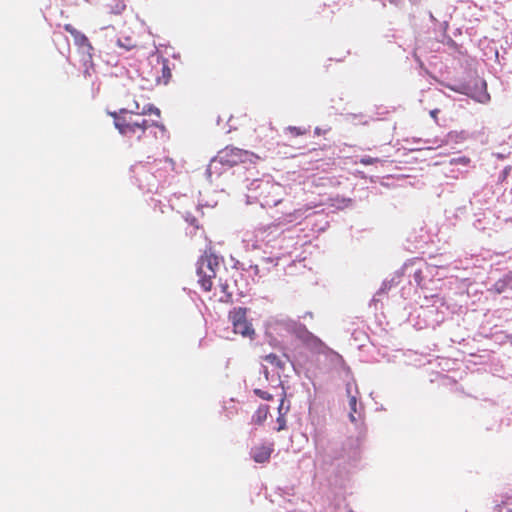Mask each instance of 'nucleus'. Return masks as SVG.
<instances>
[{
  "mask_svg": "<svg viewBox=\"0 0 512 512\" xmlns=\"http://www.w3.org/2000/svg\"><path fill=\"white\" fill-rule=\"evenodd\" d=\"M264 373H265V377L267 378V376H268V370H267L266 368L264 369Z\"/></svg>",
  "mask_w": 512,
  "mask_h": 512,
  "instance_id": "nucleus-26",
  "label": "nucleus"
},
{
  "mask_svg": "<svg viewBox=\"0 0 512 512\" xmlns=\"http://www.w3.org/2000/svg\"><path fill=\"white\" fill-rule=\"evenodd\" d=\"M126 41H127V42H124V43H123V42L119 39V40L117 41V43H118V45H119L120 47H123V48H125L126 50H130V49H132L133 47H135V44L131 43V40H130V39L126 38Z\"/></svg>",
  "mask_w": 512,
  "mask_h": 512,
  "instance_id": "nucleus-21",
  "label": "nucleus"
},
{
  "mask_svg": "<svg viewBox=\"0 0 512 512\" xmlns=\"http://www.w3.org/2000/svg\"><path fill=\"white\" fill-rule=\"evenodd\" d=\"M349 405H350V408H351V413H350V419L351 421L355 422L356 419H355V416L353 413L356 412V406H357V400H356V397L352 396L349 400Z\"/></svg>",
  "mask_w": 512,
  "mask_h": 512,
  "instance_id": "nucleus-20",
  "label": "nucleus"
},
{
  "mask_svg": "<svg viewBox=\"0 0 512 512\" xmlns=\"http://www.w3.org/2000/svg\"><path fill=\"white\" fill-rule=\"evenodd\" d=\"M269 406L260 405L252 416V423L255 425H262L269 415Z\"/></svg>",
  "mask_w": 512,
  "mask_h": 512,
  "instance_id": "nucleus-9",
  "label": "nucleus"
},
{
  "mask_svg": "<svg viewBox=\"0 0 512 512\" xmlns=\"http://www.w3.org/2000/svg\"><path fill=\"white\" fill-rule=\"evenodd\" d=\"M218 286L220 288L218 300L222 303H230L232 301V293L229 291V285L226 282L223 283L221 278H219Z\"/></svg>",
  "mask_w": 512,
  "mask_h": 512,
  "instance_id": "nucleus-10",
  "label": "nucleus"
},
{
  "mask_svg": "<svg viewBox=\"0 0 512 512\" xmlns=\"http://www.w3.org/2000/svg\"><path fill=\"white\" fill-rule=\"evenodd\" d=\"M299 211L296 210L294 211L293 213H289L287 214L282 220L279 219V222L277 223V226L278 225H281V224H288V223H292L293 221L296 220V214L298 213Z\"/></svg>",
  "mask_w": 512,
  "mask_h": 512,
  "instance_id": "nucleus-15",
  "label": "nucleus"
},
{
  "mask_svg": "<svg viewBox=\"0 0 512 512\" xmlns=\"http://www.w3.org/2000/svg\"><path fill=\"white\" fill-rule=\"evenodd\" d=\"M273 445H259L252 449L251 455L255 462L265 463L267 462L273 452Z\"/></svg>",
  "mask_w": 512,
  "mask_h": 512,
  "instance_id": "nucleus-7",
  "label": "nucleus"
},
{
  "mask_svg": "<svg viewBox=\"0 0 512 512\" xmlns=\"http://www.w3.org/2000/svg\"><path fill=\"white\" fill-rule=\"evenodd\" d=\"M510 288L508 281H506V277L497 280L493 286L489 289V291L494 292L496 294H501Z\"/></svg>",
  "mask_w": 512,
  "mask_h": 512,
  "instance_id": "nucleus-11",
  "label": "nucleus"
},
{
  "mask_svg": "<svg viewBox=\"0 0 512 512\" xmlns=\"http://www.w3.org/2000/svg\"><path fill=\"white\" fill-rule=\"evenodd\" d=\"M247 311V308L235 307L229 312L228 319L233 326L235 334L253 339L255 330L247 319Z\"/></svg>",
  "mask_w": 512,
  "mask_h": 512,
  "instance_id": "nucleus-3",
  "label": "nucleus"
},
{
  "mask_svg": "<svg viewBox=\"0 0 512 512\" xmlns=\"http://www.w3.org/2000/svg\"><path fill=\"white\" fill-rule=\"evenodd\" d=\"M285 408H286V406H285V398L282 397L281 400H280V404L278 406V415H280V413H284Z\"/></svg>",
  "mask_w": 512,
  "mask_h": 512,
  "instance_id": "nucleus-23",
  "label": "nucleus"
},
{
  "mask_svg": "<svg viewBox=\"0 0 512 512\" xmlns=\"http://www.w3.org/2000/svg\"><path fill=\"white\" fill-rule=\"evenodd\" d=\"M263 360L268 362V363H270L273 366H276V367H279V368L283 367V363L280 360L279 356L274 354V353H270V354L265 355L263 357Z\"/></svg>",
  "mask_w": 512,
  "mask_h": 512,
  "instance_id": "nucleus-12",
  "label": "nucleus"
},
{
  "mask_svg": "<svg viewBox=\"0 0 512 512\" xmlns=\"http://www.w3.org/2000/svg\"><path fill=\"white\" fill-rule=\"evenodd\" d=\"M158 64L161 67L160 74L156 75V83L167 85L172 77V70L169 66V60L166 58L158 59Z\"/></svg>",
  "mask_w": 512,
  "mask_h": 512,
  "instance_id": "nucleus-8",
  "label": "nucleus"
},
{
  "mask_svg": "<svg viewBox=\"0 0 512 512\" xmlns=\"http://www.w3.org/2000/svg\"><path fill=\"white\" fill-rule=\"evenodd\" d=\"M296 338L313 354H328L332 350L317 336L301 325L295 329Z\"/></svg>",
  "mask_w": 512,
  "mask_h": 512,
  "instance_id": "nucleus-4",
  "label": "nucleus"
},
{
  "mask_svg": "<svg viewBox=\"0 0 512 512\" xmlns=\"http://www.w3.org/2000/svg\"><path fill=\"white\" fill-rule=\"evenodd\" d=\"M253 156L247 150H243L234 146H226L220 150L216 156V160L224 166L234 167L251 160Z\"/></svg>",
  "mask_w": 512,
  "mask_h": 512,
  "instance_id": "nucleus-5",
  "label": "nucleus"
},
{
  "mask_svg": "<svg viewBox=\"0 0 512 512\" xmlns=\"http://www.w3.org/2000/svg\"><path fill=\"white\" fill-rule=\"evenodd\" d=\"M287 131L293 135V136H300V135H303L307 132L306 129H303L301 127H295V126H289L287 128Z\"/></svg>",
  "mask_w": 512,
  "mask_h": 512,
  "instance_id": "nucleus-17",
  "label": "nucleus"
},
{
  "mask_svg": "<svg viewBox=\"0 0 512 512\" xmlns=\"http://www.w3.org/2000/svg\"><path fill=\"white\" fill-rule=\"evenodd\" d=\"M289 409H290V407H289V405H287V406H286V408H285L284 413H280V415H278V417H277V420H276V421H277L278 426H277L276 430H277L278 432H280V431H282V430H285V429H286V419H285V415L287 414V412L289 411Z\"/></svg>",
  "mask_w": 512,
  "mask_h": 512,
  "instance_id": "nucleus-13",
  "label": "nucleus"
},
{
  "mask_svg": "<svg viewBox=\"0 0 512 512\" xmlns=\"http://www.w3.org/2000/svg\"><path fill=\"white\" fill-rule=\"evenodd\" d=\"M263 205H267V206H276L277 204H279L281 202V199H276V200H273V201H270L269 199H267L266 197L263 198Z\"/></svg>",
  "mask_w": 512,
  "mask_h": 512,
  "instance_id": "nucleus-22",
  "label": "nucleus"
},
{
  "mask_svg": "<svg viewBox=\"0 0 512 512\" xmlns=\"http://www.w3.org/2000/svg\"><path fill=\"white\" fill-rule=\"evenodd\" d=\"M63 28L73 37L74 44L78 47L79 52L86 56L85 61L92 63L94 48L87 36L71 24H65Z\"/></svg>",
  "mask_w": 512,
  "mask_h": 512,
  "instance_id": "nucleus-6",
  "label": "nucleus"
},
{
  "mask_svg": "<svg viewBox=\"0 0 512 512\" xmlns=\"http://www.w3.org/2000/svg\"><path fill=\"white\" fill-rule=\"evenodd\" d=\"M114 126L119 133L128 139L140 140L151 127H157L160 110L152 105L144 106L141 110L135 102L134 109H120L119 112H110Z\"/></svg>",
  "mask_w": 512,
  "mask_h": 512,
  "instance_id": "nucleus-1",
  "label": "nucleus"
},
{
  "mask_svg": "<svg viewBox=\"0 0 512 512\" xmlns=\"http://www.w3.org/2000/svg\"><path fill=\"white\" fill-rule=\"evenodd\" d=\"M439 112H440V110H439V109L431 110V111H430V116H431L435 121H437V115H438V113H439Z\"/></svg>",
  "mask_w": 512,
  "mask_h": 512,
  "instance_id": "nucleus-24",
  "label": "nucleus"
},
{
  "mask_svg": "<svg viewBox=\"0 0 512 512\" xmlns=\"http://www.w3.org/2000/svg\"><path fill=\"white\" fill-rule=\"evenodd\" d=\"M253 391L259 398H261L263 400H272L273 399V396L270 393H268L267 391H264L259 388H255Z\"/></svg>",
  "mask_w": 512,
  "mask_h": 512,
  "instance_id": "nucleus-16",
  "label": "nucleus"
},
{
  "mask_svg": "<svg viewBox=\"0 0 512 512\" xmlns=\"http://www.w3.org/2000/svg\"><path fill=\"white\" fill-rule=\"evenodd\" d=\"M482 86L484 88V91L478 95L477 101L480 102V103H487V102L490 101V95L487 92L486 82L483 81L482 82Z\"/></svg>",
  "mask_w": 512,
  "mask_h": 512,
  "instance_id": "nucleus-14",
  "label": "nucleus"
},
{
  "mask_svg": "<svg viewBox=\"0 0 512 512\" xmlns=\"http://www.w3.org/2000/svg\"><path fill=\"white\" fill-rule=\"evenodd\" d=\"M469 163H470V158H468L466 156L453 158L450 160V164H452V165H456V164L468 165Z\"/></svg>",
  "mask_w": 512,
  "mask_h": 512,
  "instance_id": "nucleus-19",
  "label": "nucleus"
},
{
  "mask_svg": "<svg viewBox=\"0 0 512 512\" xmlns=\"http://www.w3.org/2000/svg\"><path fill=\"white\" fill-rule=\"evenodd\" d=\"M506 281H508L510 288H512V271L505 275Z\"/></svg>",
  "mask_w": 512,
  "mask_h": 512,
  "instance_id": "nucleus-25",
  "label": "nucleus"
},
{
  "mask_svg": "<svg viewBox=\"0 0 512 512\" xmlns=\"http://www.w3.org/2000/svg\"><path fill=\"white\" fill-rule=\"evenodd\" d=\"M216 267L218 262L212 256H202L198 261L197 275L198 283L204 291H210L213 285V279L217 276Z\"/></svg>",
  "mask_w": 512,
  "mask_h": 512,
  "instance_id": "nucleus-2",
  "label": "nucleus"
},
{
  "mask_svg": "<svg viewBox=\"0 0 512 512\" xmlns=\"http://www.w3.org/2000/svg\"><path fill=\"white\" fill-rule=\"evenodd\" d=\"M380 161L379 158H374V157H370V156H364L362 157L359 162L362 164V165H373L375 163H378Z\"/></svg>",
  "mask_w": 512,
  "mask_h": 512,
  "instance_id": "nucleus-18",
  "label": "nucleus"
}]
</instances>
